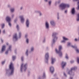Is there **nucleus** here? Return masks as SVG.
Masks as SVG:
<instances>
[{
  "instance_id": "nucleus-32",
  "label": "nucleus",
  "mask_w": 79,
  "mask_h": 79,
  "mask_svg": "<svg viewBox=\"0 0 79 79\" xmlns=\"http://www.w3.org/2000/svg\"><path fill=\"white\" fill-rule=\"evenodd\" d=\"M34 48H32L31 49V51H33V50H34Z\"/></svg>"
},
{
  "instance_id": "nucleus-28",
  "label": "nucleus",
  "mask_w": 79,
  "mask_h": 79,
  "mask_svg": "<svg viewBox=\"0 0 79 79\" xmlns=\"http://www.w3.org/2000/svg\"><path fill=\"white\" fill-rule=\"evenodd\" d=\"M72 47H73V48H77V47L76 46H72Z\"/></svg>"
},
{
  "instance_id": "nucleus-36",
  "label": "nucleus",
  "mask_w": 79,
  "mask_h": 79,
  "mask_svg": "<svg viewBox=\"0 0 79 79\" xmlns=\"http://www.w3.org/2000/svg\"><path fill=\"white\" fill-rule=\"evenodd\" d=\"M19 37H21V32L19 33Z\"/></svg>"
},
{
  "instance_id": "nucleus-3",
  "label": "nucleus",
  "mask_w": 79,
  "mask_h": 79,
  "mask_svg": "<svg viewBox=\"0 0 79 79\" xmlns=\"http://www.w3.org/2000/svg\"><path fill=\"white\" fill-rule=\"evenodd\" d=\"M10 69L11 70V73L10 74H12L13 73V70L14 69V67H13V65L11 63H10Z\"/></svg>"
},
{
  "instance_id": "nucleus-21",
  "label": "nucleus",
  "mask_w": 79,
  "mask_h": 79,
  "mask_svg": "<svg viewBox=\"0 0 79 79\" xmlns=\"http://www.w3.org/2000/svg\"><path fill=\"white\" fill-rule=\"evenodd\" d=\"M63 39L64 40H68V39L66 38L65 37H63Z\"/></svg>"
},
{
  "instance_id": "nucleus-5",
  "label": "nucleus",
  "mask_w": 79,
  "mask_h": 79,
  "mask_svg": "<svg viewBox=\"0 0 79 79\" xmlns=\"http://www.w3.org/2000/svg\"><path fill=\"white\" fill-rule=\"evenodd\" d=\"M56 33H53L52 36L54 38V39H53L52 40L53 43H54V42H55V38H56V39H57V38L56 37Z\"/></svg>"
},
{
  "instance_id": "nucleus-22",
  "label": "nucleus",
  "mask_w": 79,
  "mask_h": 79,
  "mask_svg": "<svg viewBox=\"0 0 79 79\" xmlns=\"http://www.w3.org/2000/svg\"><path fill=\"white\" fill-rule=\"evenodd\" d=\"M23 64H22V65H21V71H22V69H23Z\"/></svg>"
},
{
  "instance_id": "nucleus-17",
  "label": "nucleus",
  "mask_w": 79,
  "mask_h": 79,
  "mask_svg": "<svg viewBox=\"0 0 79 79\" xmlns=\"http://www.w3.org/2000/svg\"><path fill=\"white\" fill-rule=\"evenodd\" d=\"M52 64H53V63H54V62H55V59H53V58H52Z\"/></svg>"
},
{
  "instance_id": "nucleus-35",
  "label": "nucleus",
  "mask_w": 79,
  "mask_h": 79,
  "mask_svg": "<svg viewBox=\"0 0 79 79\" xmlns=\"http://www.w3.org/2000/svg\"><path fill=\"white\" fill-rule=\"evenodd\" d=\"M51 1H49L48 3L49 5H50L51 4Z\"/></svg>"
},
{
  "instance_id": "nucleus-8",
  "label": "nucleus",
  "mask_w": 79,
  "mask_h": 79,
  "mask_svg": "<svg viewBox=\"0 0 79 79\" xmlns=\"http://www.w3.org/2000/svg\"><path fill=\"white\" fill-rule=\"evenodd\" d=\"M20 18H21V21L22 23H24V19L23 18V16H21L20 17Z\"/></svg>"
},
{
  "instance_id": "nucleus-4",
  "label": "nucleus",
  "mask_w": 79,
  "mask_h": 79,
  "mask_svg": "<svg viewBox=\"0 0 79 79\" xmlns=\"http://www.w3.org/2000/svg\"><path fill=\"white\" fill-rule=\"evenodd\" d=\"M6 21L9 23V25L10 26H11V23H10V21H11V19L10 17H7L6 18Z\"/></svg>"
},
{
  "instance_id": "nucleus-26",
  "label": "nucleus",
  "mask_w": 79,
  "mask_h": 79,
  "mask_svg": "<svg viewBox=\"0 0 79 79\" xmlns=\"http://www.w3.org/2000/svg\"><path fill=\"white\" fill-rule=\"evenodd\" d=\"M2 28H3L5 26V24H3L2 25Z\"/></svg>"
},
{
  "instance_id": "nucleus-40",
  "label": "nucleus",
  "mask_w": 79,
  "mask_h": 79,
  "mask_svg": "<svg viewBox=\"0 0 79 79\" xmlns=\"http://www.w3.org/2000/svg\"><path fill=\"white\" fill-rule=\"evenodd\" d=\"M70 62H71V63H73L74 62V61H71Z\"/></svg>"
},
{
  "instance_id": "nucleus-20",
  "label": "nucleus",
  "mask_w": 79,
  "mask_h": 79,
  "mask_svg": "<svg viewBox=\"0 0 79 79\" xmlns=\"http://www.w3.org/2000/svg\"><path fill=\"white\" fill-rule=\"evenodd\" d=\"M77 20L78 21H79V13L77 15Z\"/></svg>"
},
{
  "instance_id": "nucleus-11",
  "label": "nucleus",
  "mask_w": 79,
  "mask_h": 79,
  "mask_svg": "<svg viewBox=\"0 0 79 79\" xmlns=\"http://www.w3.org/2000/svg\"><path fill=\"white\" fill-rule=\"evenodd\" d=\"M5 47H6L4 45L3 46L2 48V51L1 52V53H2V52H4V51H5Z\"/></svg>"
},
{
  "instance_id": "nucleus-58",
  "label": "nucleus",
  "mask_w": 79,
  "mask_h": 79,
  "mask_svg": "<svg viewBox=\"0 0 79 79\" xmlns=\"http://www.w3.org/2000/svg\"><path fill=\"white\" fill-rule=\"evenodd\" d=\"M73 0V1H74V0Z\"/></svg>"
},
{
  "instance_id": "nucleus-27",
  "label": "nucleus",
  "mask_w": 79,
  "mask_h": 79,
  "mask_svg": "<svg viewBox=\"0 0 79 79\" xmlns=\"http://www.w3.org/2000/svg\"><path fill=\"white\" fill-rule=\"evenodd\" d=\"M77 62L78 63H79V57L77 58Z\"/></svg>"
},
{
  "instance_id": "nucleus-10",
  "label": "nucleus",
  "mask_w": 79,
  "mask_h": 79,
  "mask_svg": "<svg viewBox=\"0 0 79 79\" xmlns=\"http://www.w3.org/2000/svg\"><path fill=\"white\" fill-rule=\"evenodd\" d=\"M11 46H10L9 48V49L6 52L5 54H7L8 51H9V50H11Z\"/></svg>"
},
{
  "instance_id": "nucleus-24",
  "label": "nucleus",
  "mask_w": 79,
  "mask_h": 79,
  "mask_svg": "<svg viewBox=\"0 0 79 79\" xmlns=\"http://www.w3.org/2000/svg\"><path fill=\"white\" fill-rule=\"evenodd\" d=\"M76 52H77V53H79V50L77 49H76Z\"/></svg>"
},
{
  "instance_id": "nucleus-1",
  "label": "nucleus",
  "mask_w": 79,
  "mask_h": 79,
  "mask_svg": "<svg viewBox=\"0 0 79 79\" xmlns=\"http://www.w3.org/2000/svg\"><path fill=\"white\" fill-rule=\"evenodd\" d=\"M62 49V46H60L59 47V51H58L57 50V49H55V51L56 52V53H58V54H59L60 56H61L62 55V52H61V50Z\"/></svg>"
},
{
  "instance_id": "nucleus-43",
  "label": "nucleus",
  "mask_w": 79,
  "mask_h": 79,
  "mask_svg": "<svg viewBox=\"0 0 79 79\" xmlns=\"http://www.w3.org/2000/svg\"><path fill=\"white\" fill-rule=\"evenodd\" d=\"M45 73H44V75H43V77H45Z\"/></svg>"
},
{
  "instance_id": "nucleus-53",
  "label": "nucleus",
  "mask_w": 79,
  "mask_h": 79,
  "mask_svg": "<svg viewBox=\"0 0 79 79\" xmlns=\"http://www.w3.org/2000/svg\"><path fill=\"white\" fill-rule=\"evenodd\" d=\"M1 41H2V42H3V40H1Z\"/></svg>"
},
{
  "instance_id": "nucleus-41",
  "label": "nucleus",
  "mask_w": 79,
  "mask_h": 79,
  "mask_svg": "<svg viewBox=\"0 0 79 79\" xmlns=\"http://www.w3.org/2000/svg\"><path fill=\"white\" fill-rule=\"evenodd\" d=\"M5 30H3V33H5Z\"/></svg>"
},
{
  "instance_id": "nucleus-57",
  "label": "nucleus",
  "mask_w": 79,
  "mask_h": 79,
  "mask_svg": "<svg viewBox=\"0 0 79 79\" xmlns=\"http://www.w3.org/2000/svg\"><path fill=\"white\" fill-rule=\"evenodd\" d=\"M68 74H69V73H68Z\"/></svg>"
},
{
  "instance_id": "nucleus-48",
  "label": "nucleus",
  "mask_w": 79,
  "mask_h": 79,
  "mask_svg": "<svg viewBox=\"0 0 79 79\" xmlns=\"http://www.w3.org/2000/svg\"><path fill=\"white\" fill-rule=\"evenodd\" d=\"M27 35H25V37H27Z\"/></svg>"
},
{
  "instance_id": "nucleus-42",
  "label": "nucleus",
  "mask_w": 79,
  "mask_h": 79,
  "mask_svg": "<svg viewBox=\"0 0 79 79\" xmlns=\"http://www.w3.org/2000/svg\"><path fill=\"white\" fill-rule=\"evenodd\" d=\"M78 9H79V5H78V8L77 9V10H78Z\"/></svg>"
},
{
  "instance_id": "nucleus-19",
  "label": "nucleus",
  "mask_w": 79,
  "mask_h": 79,
  "mask_svg": "<svg viewBox=\"0 0 79 79\" xmlns=\"http://www.w3.org/2000/svg\"><path fill=\"white\" fill-rule=\"evenodd\" d=\"M27 66V64H26L25 65H24V71H26V69H27V68H26V66Z\"/></svg>"
},
{
  "instance_id": "nucleus-49",
  "label": "nucleus",
  "mask_w": 79,
  "mask_h": 79,
  "mask_svg": "<svg viewBox=\"0 0 79 79\" xmlns=\"http://www.w3.org/2000/svg\"><path fill=\"white\" fill-rule=\"evenodd\" d=\"M22 9H23V7H21V10H22Z\"/></svg>"
},
{
  "instance_id": "nucleus-30",
  "label": "nucleus",
  "mask_w": 79,
  "mask_h": 79,
  "mask_svg": "<svg viewBox=\"0 0 79 79\" xmlns=\"http://www.w3.org/2000/svg\"><path fill=\"white\" fill-rule=\"evenodd\" d=\"M28 50H27V52H26V55H28Z\"/></svg>"
},
{
  "instance_id": "nucleus-52",
  "label": "nucleus",
  "mask_w": 79,
  "mask_h": 79,
  "mask_svg": "<svg viewBox=\"0 0 79 79\" xmlns=\"http://www.w3.org/2000/svg\"><path fill=\"white\" fill-rule=\"evenodd\" d=\"M1 33V30H0V34Z\"/></svg>"
},
{
  "instance_id": "nucleus-44",
  "label": "nucleus",
  "mask_w": 79,
  "mask_h": 79,
  "mask_svg": "<svg viewBox=\"0 0 79 79\" xmlns=\"http://www.w3.org/2000/svg\"><path fill=\"white\" fill-rule=\"evenodd\" d=\"M64 74L65 75V76H66V74L65 73H64Z\"/></svg>"
},
{
  "instance_id": "nucleus-15",
  "label": "nucleus",
  "mask_w": 79,
  "mask_h": 79,
  "mask_svg": "<svg viewBox=\"0 0 79 79\" xmlns=\"http://www.w3.org/2000/svg\"><path fill=\"white\" fill-rule=\"evenodd\" d=\"M13 38L14 39H15V40H17V39H18V38L17 37V35H16V34H15Z\"/></svg>"
},
{
  "instance_id": "nucleus-56",
  "label": "nucleus",
  "mask_w": 79,
  "mask_h": 79,
  "mask_svg": "<svg viewBox=\"0 0 79 79\" xmlns=\"http://www.w3.org/2000/svg\"><path fill=\"white\" fill-rule=\"evenodd\" d=\"M15 22H16V20H15Z\"/></svg>"
},
{
  "instance_id": "nucleus-29",
  "label": "nucleus",
  "mask_w": 79,
  "mask_h": 79,
  "mask_svg": "<svg viewBox=\"0 0 79 79\" xmlns=\"http://www.w3.org/2000/svg\"><path fill=\"white\" fill-rule=\"evenodd\" d=\"M65 58L66 59H68V55H67V54H66Z\"/></svg>"
},
{
  "instance_id": "nucleus-13",
  "label": "nucleus",
  "mask_w": 79,
  "mask_h": 79,
  "mask_svg": "<svg viewBox=\"0 0 79 79\" xmlns=\"http://www.w3.org/2000/svg\"><path fill=\"white\" fill-rule=\"evenodd\" d=\"M26 24H27V27H29V20L27 19Z\"/></svg>"
},
{
  "instance_id": "nucleus-18",
  "label": "nucleus",
  "mask_w": 79,
  "mask_h": 79,
  "mask_svg": "<svg viewBox=\"0 0 79 79\" xmlns=\"http://www.w3.org/2000/svg\"><path fill=\"white\" fill-rule=\"evenodd\" d=\"M51 24L53 26H54L55 25V23H54V22L53 21H52L51 22Z\"/></svg>"
},
{
  "instance_id": "nucleus-37",
  "label": "nucleus",
  "mask_w": 79,
  "mask_h": 79,
  "mask_svg": "<svg viewBox=\"0 0 79 79\" xmlns=\"http://www.w3.org/2000/svg\"><path fill=\"white\" fill-rule=\"evenodd\" d=\"M5 61H3V62H2V64H4V63H5Z\"/></svg>"
},
{
  "instance_id": "nucleus-33",
  "label": "nucleus",
  "mask_w": 79,
  "mask_h": 79,
  "mask_svg": "<svg viewBox=\"0 0 79 79\" xmlns=\"http://www.w3.org/2000/svg\"><path fill=\"white\" fill-rule=\"evenodd\" d=\"M71 45V43H68V46H69Z\"/></svg>"
},
{
  "instance_id": "nucleus-51",
  "label": "nucleus",
  "mask_w": 79,
  "mask_h": 79,
  "mask_svg": "<svg viewBox=\"0 0 79 79\" xmlns=\"http://www.w3.org/2000/svg\"><path fill=\"white\" fill-rule=\"evenodd\" d=\"M78 4H79V1L78 2Z\"/></svg>"
},
{
  "instance_id": "nucleus-46",
  "label": "nucleus",
  "mask_w": 79,
  "mask_h": 79,
  "mask_svg": "<svg viewBox=\"0 0 79 79\" xmlns=\"http://www.w3.org/2000/svg\"><path fill=\"white\" fill-rule=\"evenodd\" d=\"M70 79H73V78L72 77H70Z\"/></svg>"
},
{
  "instance_id": "nucleus-31",
  "label": "nucleus",
  "mask_w": 79,
  "mask_h": 79,
  "mask_svg": "<svg viewBox=\"0 0 79 79\" xmlns=\"http://www.w3.org/2000/svg\"><path fill=\"white\" fill-rule=\"evenodd\" d=\"M26 42H27V44H28V43H29V40H28V39H27V40H26Z\"/></svg>"
},
{
  "instance_id": "nucleus-55",
  "label": "nucleus",
  "mask_w": 79,
  "mask_h": 79,
  "mask_svg": "<svg viewBox=\"0 0 79 79\" xmlns=\"http://www.w3.org/2000/svg\"><path fill=\"white\" fill-rule=\"evenodd\" d=\"M6 44H7V45H8V43H7Z\"/></svg>"
},
{
  "instance_id": "nucleus-23",
  "label": "nucleus",
  "mask_w": 79,
  "mask_h": 79,
  "mask_svg": "<svg viewBox=\"0 0 79 79\" xmlns=\"http://www.w3.org/2000/svg\"><path fill=\"white\" fill-rule=\"evenodd\" d=\"M16 58V56H13L12 57V60H15V59Z\"/></svg>"
},
{
  "instance_id": "nucleus-34",
  "label": "nucleus",
  "mask_w": 79,
  "mask_h": 79,
  "mask_svg": "<svg viewBox=\"0 0 79 79\" xmlns=\"http://www.w3.org/2000/svg\"><path fill=\"white\" fill-rule=\"evenodd\" d=\"M16 28H17V29H18H18L19 28V26H18V25H17V26Z\"/></svg>"
},
{
  "instance_id": "nucleus-9",
  "label": "nucleus",
  "mask_w": 79,
  "mask_h": 79,
  "mask_svg": "<svg viewBox=\"0 0 79 79\" xmlns=\"http://www.w3.org/2000/svg\"><path fill=\"white\" fill-rule=\"evenodd\" d=\"M45 59L47 60H48V53H46V55H45Z\"/></svg>"
},
{
  "instance_id": "nucleus-25",
  "label": "nucleus",
  "mask_w": 79,
  "mask_h": 79,
  "mask_svg": "<svg viewBox=\"0 0 79 79\" xmlns=\"http://www.w3.org/2000/svg\"><path fill=\"white\" fill-rule=\"evenodd\" d=\"M10 10H11V12H13V11H14V10H15L14 9H11Z\"/></svg>"
},
{
  "instance_id": "nucleus-6",
  "label": "nucleus",
  "mask_w": 79,
  "mask_h": 79,
  "mask_svg": "<svg viewBox=\"0 0 79 79\" xmlns=\"http://www.w3.org/2000/svg\"><path fill=\"white\" fill-rule=\"evenodd\" d=\"M61 64L62 66V68H64V67L65 66H66V63L63 61Z\"/></svg>"
},
{
  "instance_id": "nucleus-54",
  "label": "nucleus",
  "mask_w": 79,
  "mask_h": 79,
  "mask_svg": "<svg viewBox=\"0 0 79 79\" xmlns=\"http://www.w3.org/2000/svg\"><path fill=\"white\" fill-rule=\"evenodd\" d=\"M57 18L58 19H59V17H58Z\"/></svg>"
},
{
  "instance_id": "nucleus-7",
  "label": "nucleus",
  "mask_w": 79,
  "mask_h": 79,
  "mask_svg": "<svg viewBox=\"0 0 79 79\" xmlns=\"http://www.w3.org/2000/svg\"><path fill=\"white\" fill-rule=\"evenodd\" d=\"M50 71L52 73L54 72V67L53 66H51L50 68Z\"/></svg>"
},
{
  "instance_id": "nucleus-39",
  "label": "nucleus",
  "mask_w": 79,
  "mask_h": 79,
  "mask_svg": "<svg viewBox=\"0 0 79 79\" xmlns=\"http://www.w3.org/2000/svg\"><path fill=\"white\" fill-rule=\"evenodd\" d=\"M21 59H22V61H23V57H22Z\"/></svg>"
},
{
  "instance_id": "nucleus-2",
  "label": "nucleus",
  "mask_w": 79,
  "mask_h": 79,
  "mask_svg": "<svg viewBox=\"0 0 79 79\" xmlns=\"http://www.w3.org/2000/svg\"><path fill=\"white\" fill-rule=\"evenodd\" d=\"M60 7L61 8L62 10H63V9H64L66 7L69 8V5L64 3H62L60 5Z\"/></svg>"
},
{
  "instance_id": "nucleus-50",
  "label": "nucleus",
  "mask_w": 79,
  "mask_h": 79,
  "mask_svg": "<svg viewBox=\"0 0 79 79\" xmlns=\"http://www.w3.org/2000/svg\"><path fill=\"white\" fill-rule=\"evenodd\" d=\"M45 1L46 2H47V0H45Z\"/></svg>"
},
{
  "instance_id": "nucleus-14",
  "label": "nucleus",
  "mask_w": 79,
  "mask_h": 79,
  "mask_svg": "<svg viewBox=\"0 0 79 79\" xmlns=\"http://www.w3.org/2000/svg\"><path fill=\"white\" fill-rule=\"evenodd\" d=\"M46 27L47 29H48V28L49 27V25H48V23L47 22L46 23Z\"/></svg>"
},
{
  "instance_id": "nucleus-12",
  "label": "nucleus",
  "mask_w": 79,
  "mask_h": 79,
  "mask_svg": "<svg viewBox=\"0 0 79 79\" xmlns=\"http://www.w3.org/2000/svg\"><path fill=\"white\" fill-rule=\"evenodd\" d=\"M72 13L73 15H74L75 13V9L74 8H73L72 10Z\"/></svg>"
},
{
  "instance_id": "nucleus-47",
  "label": "nucleus",
  "mask_w": 79,
  "mask_h": 79,
  "mask_svg": "<svg viewBox=\"0 0 79 79\" xmlns=\"http://www.w3.org/2000/svg\"><path fill=\"white\" fill-rule=\"evenodd\" d=\"M40 16H41L42 15L41 14V13H40Z\"/></svg>"
},
{
  "instance_id": "nucleus-16",
  "label": "nucleus",
  "mask_w": 79,
  "mask_h": 79,
  "mask_svg": "<svg viewBox=\"0 0 79 79\" xmlns=\"http://www.w3.org/2000/svg\"><path fill=\"white\" fill-rule=\"evenodd\" d=\"M76 69H77V68L76 67H73L70 70V72H71L72 71H74V70Z\"/></svg>"
},
{
  "instance_id": "nucleus-45",
  "label": "nucleus",
  "mask_w": 79,
  "mask_h": 79,
  "mask_svg": "<svg viewBox=\"0 0 79 79\" xmlns=\"http://www.w3.org/2000/svg\"><path fill=\"white\" fill-rule=\"evenodd\" d=\"M65 13H67V10H65Z\"/></svg>"
},
{
  "instance_id": "nucleus-38",
  "label": "nucleus",
  "mask_w": 79,
  "mask_h": 79,
  "mask_svg": "<svg viewBox=\"0 0 79 79\" xmlns=\"http://www.w3.org/2000/svg\"><path fill=\"white\" fill-rule=\"evenodd\" d=\"M65 42V41H64V40H63L61 41V42L62 43H63Z\"/></svg>"
}]
</instances>
